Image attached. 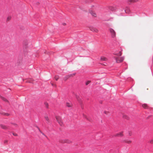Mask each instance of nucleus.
<instances>
[{"label":"nucleus","mask_w":153,"mask_h":153,"mask_svg":"<svg viewBox=\"0 0 153 153\" xmlns=\"http://www.w3.org/2000/svg\"><path fill=\"white\" fill-rule=\"evenodd\" d=\"M123 117L124 118L128 119V117L126 115H124L123 116Z\"/></svg>","instance_id":"4be33fe9"},{"label":"nucleus","mask_w":153,"mask_h":153,"mask_svg":"<svg viewBox=\"0 0 153 153\" xmlns=\"http://www.w3.org/2000/svg\"><path fill=\"white\" fill-rule=\"evenodd\" d=\"M51 84L52 86H53L55 88L56 87V85L55 84L53 83V82H51Z\"/></svg>","instance_id":"6ab92c4d"},{"label":"nucleus","mask_w":153,"mask_h":153,"mask_svg":"<svg viewBox=\"0 0 153 153\" xmlns=\"http://www.w3.org/2000/svg\"><path fill=\"white\" fill-rule=\"evenodd\" d=\"M123 142L128 144H131V143L132 141L131 140L128 139H125L123 140Z\"/></svg>","instance_id":"6e6552de"},{"label":"nucleus","mask_w":153,"mask_h":153,"mask_svg":"<svg viewBox=\"0 0 153 153\" xmlns=\"http://www.w3.org/2000/svg\"><path fill=\"white\" fill-rule=\"evenodd\" d=\"M55 79L56 80H57L59 78V76H56L55 77Z\"/></svg>","instance_id":"393cba45"},{"label":"nucleus","mask_w":153,"mask_h":153,"mask_svg":"<svg viewBox=\"0 0 153 153\" xmlns=\"http://www.w3.org/2000/svg\"><path fill=\"white\" fill-rule=\"evenodd\" d=\"M66 105V106L68 107H71L72 106V104L71 103L67 102Z\"/></svg>","instance_id":"1a4fd4ad"},{"label":"nucleus","mask_w":153,"mask_h":153,"mask_svg":"<svg viewBox=\"0 0 153 153\" xmlns=\"http://www.w3.org/2000/svg\"><path fill=\"white\" fill-rule=\"evenodd\" d=\"M8 141L7 140H5L4 141V143L6 144H7L8 143Z\"/></svg>","instance_id":"b1692460"},{"label":"nucleus","mask_w":153,"mask_h":153,"mask_svg":"<svg viewBox=\"0 0 153 153\" xmlns=\"http://www.w3.org/2000/svg\"><path fill=\"white\" fill-rule=\"evenodd\" d=\"M100 59L102 61H107L108 60L104 56L101 57Z\"/></svg>","instance_id":"9d476101"},{"label":"nucleus","mask_w":153,"mask_h":153,"mask_svg":"<svg viewBox=\"0 0 153 153\" xmlns=\"http://www.w3.org/2000/svg\"><path fill=\"white\" fill-rule=\"evenodd\" d=\"M91 14L92 15L94 16V17H96L97 16V14L95 12H92L91 13Z\"/></svg>","instance_id":"a211bd4d"},{"label":"nucleus","mask_w":153,"mask_h":153,"mask_svg":"<svg viewBox=\"0 0 153 153\" xmlns=\"http://www.w3.org/2000/svg\"><path fill=\"white\" fill-rule=\"evenodd\" d=\"M13 135L15 136H17V134L16 133H13Z\"/></svg>","instance_id":"7c9ffc66"},{"label":"nucleus","mask_w":153,"mask_h":153,"mask_svg":"<svg viewBox=\"0 0 153 153\" xmlns=\"http://www.w3.org/2000/svg\"><path fill=\"white\" fill-rule=\"evenodd\" d=\"M142 106L144 108H146L147 107V105L146 104H143Z\"/></svg>","instance_id":"dca6fc26"},{"label":"nucleus","mask_w":153,"mask_h":153,"mask_svg":"<svg viewBox=\"0 0 153 153\" xmlns=\"http://www.w3.org/2000/svg\"><path fill=\"white\" fill-rule=\"evenodd\" d=\"M109 31L111 33L112 37L113 38H115L116 36V33L115 31L112 28H110Z\"/></svg>","instance_id":"7ed1b4c3"},{"label":"nucleus","mask_w":153,"mask_h":153,"mask_svg":"<svg viewBox=\"0 0 153 153\" xmlns=\"http://www.w3.org/2000/svg\"><path fill=\"white\" fill-rule=\"evenodd\" d=\"M33 81V80L32 79H29L28 80L27 82H29V83H32V81Z\"/></svg>","instance_id":"aec40b11"},{"label":"nucleus","mask_w":153,"mask_h":153,"mask_svg":"<svg viewBox=\"0 0 153 153\" xmlns=\"http://www.w3.org/2000/svg\"><path fill=\"white\" fill-rule=\"evenodd\" d=\"M115 55L117 56H120L122 54V53L121 51H120L118 53H116L114 54Z\"/></svg>","instance_id":"2eb2a0df"},{"label":"nucleus","mask_w":153,"mask_h":153,"mask_svg":"<svg viewBox=\"0 0 153 153\" xmlns=\"http://www.w3.org/2000/svg\"><path fill=\"white\" fill-rule=\"evenodd\" d=\"M123 136V132L121 131L118 133H117L114 135L115 137H122Z\"/></svg>","instance_id":"39448f33"},{"label":"nucleus","mask_w":153,"mask_h":153,"mask_svg":"<svg viewBox=\"0 0 153 153\" xmlns=\"http://www.w3.org/2000/svg\"><path fill=\"white\" fill-rule=\"evenodd\" d=\"M89 28L91 31L94 32L98 33L99 32L98 30L96 27L90 26Z\"/></svg>","instance_id":"20e7f679"},{"label":"nucleus","mask_w":153,"mask_h":153,"mask_svg":"<svg viewBox=\"0 0 153 153\" xmlns=\"http://www.w3.org/2000/svg\"><path fill=\"white\" fill-rule=\"evenodd\" d=\"M65 142L67 143H71V141L68 140H65Z\"/></svg>","instance_id":"5701e85b"},{"label":"nucleus","mask_w":153,"mask_h":153,"mask_svg":"<svg viewBox=\"0 0 153 153\" xmlns=\"http://www.w3.org/2000/svg\"><path fill=\"white\" fill-rule=\"evenodd\" d=\"M11 124L14 125V126H15L16 127H18V125L15 123H11Z\"/></svg>","instance_id":"a878e982"},{"label":"nucleus","mask_w":153,"mask_h":153,"mask_svg":"<svg viewBox=\"0 0 153 153\" xmlns=\"http://www.w3.org/2000/svg\"><path fill=\"white\" fill-rule=\"evenodd\" d=\"M45 106H46V107H48V105H47V102H45Z\"/></svg>","instance_id":"c756f323"},{"label":"nucleus","mask_w":153,"mask_h":153,"mask_svg":"<svg viewBox=\"0 0 153 153\" xmlns=\"http://www.w3.org/2000/svg\"><path fill=\"white\" fill-rule=\"evenodd\" d=\"M63 25H66V23H64L63 24Z\"/></svg>","instance_id":"473e14b6"},{"label":"nucleus","mask_w":153,"mask_h":153,"mask_svg":"<svg viewBox=\"0 0 153 153\" xmlns=\"http://www.w3.org/2000/svg\"><path fill=\"white\" fill-rule=\"evenodd\" d=\"M75 74H76L75 73L72 74H69V75L67 76L64 78L65 80V81L68 78H69L70 77H73V76H75Z\"/></svg>","instance_id":"0eeeda50"},{"label":"nucleus","mask_w":153,"mask_h":153,"mask_svg":"<svg viewBox=\"0 0 153 153\" xmlns=\"http://www.w3.org/2000/svg\"><path fill=\"white\" fill-rule=\"evenodd\" d=\"M90 82V81H88L86 83V85H88V84Z\"/></svg>","instance_id":"c85d7f7f"},{"label":"nucleus","mask_w":153,"mask_h":153,"mask_svg":"<svg viewBox=\"0 0 153 153\" xmlns=\"http://www.w3.org/2000/svg\"><path fill=\"white\" fill-rule=\"evenodd\" d=\"M1 98L3 101H5L6 102H9L8 100L7 99H6L5 98H4V97H1Z\"/></svg>","instance_id":"f8f14e48"},{"label":"nucleus","mask_w":153,"mask_h":153,"mask_svg":"<svg viewBox=\"0 0 153 153\" xmlns=\"http://www.w3.org/2000/svg\"><path fill=\"white\" fill-rule=\"evenodd\" d=\"M110 9L112 10H114L115 9V8L113 7H111L110 8Z\"/></svg>","instance_id":"412c9836"},{"label":"nucleus","mask_w":153,"mask_h":153,"mask_svg":"<svg viewBox=\"0 0 153 153\" xmlns=\"http://www.w3.org/2000/svg\"><path fill=\"white\" fill-rule=\"evenodd\" d=\"M104 113L105 114L107 115H108L110 114V113L109 111H104Z\"/></svg>","instance_id":"f3484780"},{"label":"nucleus","mask_w":153,"mask_h":153,"mask_svg":"<svg viewBox=\"0 0 153 153\" xmlns=\"http://www.w3.org/2000/svg\"><path fill=\"white\" fill-rule=\"evenodd\" d=\"M45 118L46 119V120H48V117H47V116H45Z\"/></svg>","instance_id":"2f4dec72"},{"label":"nucleus","mask_w":153,"mask_h":153,"mask_svg":"<svg viewBox=\"0 0 153 153\" xmlns=\"http://www.w3.org/2000/svg\"><path fill=\"white\" fill-rule=\"evenodd\" d=\"M0 113L1 114H2V115L5 116H8L10 115V114L8 113H6L5 112H0Z\"/></svg>","instance_id":"9b49d317"},{"label":"nucleus","mask_w":153,"mask_h":153,"mask_svg":"<svg viewBox=\"0 0 153 153\" xmlns=\"http://www.w3.org/2000/svg\"><path fill=\"white\" fill-rule=\"evenodd\" d=\"M11 19V17L10 16H8L7 17L6 19L7 22L9 21Z\"/></svg>","instance_id":"4468645a"},{"label":"nucleus","mask_w":153,"mask_h":153,"mask_svg":"<svg viewBox=\"0 0 153 153\" xmlns=\"http://www.w3.org/2000/svg\"><path fill=\"white\" fill-rule=\"evenodd\" d=\"M114 58L115 59L116 62L117 63H119L122 62L124 59V58L123 57L119 58L117 57H114Z\"/></svg>","instance_id":"f03ea898"},{"label":"nucleus","mask_w":153,"mask_h":153,"mask_svg":"<svg viewBox=\"0 0 153 153\" xmlns=\"http://www.w3.org/2000/svg\"><path fill=\"white\" fill-rule=\"evenodd\" d=\"M0 127L1 128L4 130H7L8 129V127L7 126L4 124H0Z\"/></svg>","instance_id":"423d86ee"},{"label":"nucleus","mask_w":153,"mask_h":153,"mask_svg":"<svg viewBox=\"0 0 153 153\" xmlns=\"http://www.w3.org/2000/svg\"><path fill=\"white\" fill-rule=\"evenodd\" d=\"M86 2H88V1H86Z\"/></svg>","instance_id":"72a5a7b5"},{"label":"nucleus","mask_w":153,"mask_h":153,"mask_svg":"<svg viewBox=\"0 0 153 153\" xmlns=\"http://www.w3.org/2000/svg\"><path fill=\"white\" fill-rule=\"evenodd\" d=\"M149 143L151 144H153V139L150 141Z\"/></svg>","instance_id":"bb28decb"},{"label":"nucleus","mask_w":153,"mask_h":153,"mask_svg":"<svg viewBox=\"0 0 153 153\" xmlns=\"http://www.w3.org/2000/svg\"><path fill=\"white\" fill-rule=\"evenodd\" d=\"M76 98L78 101L80 100V99L79 98V97L76 96Z\"/></svg>","instance_id":"cd10ccee"},{"label":"nucleus","mask_w":153,"mask_h":153,"mask_svg":"<svg viewBox=\"0 0 153 153\" xmlns=\"http://www.w3.org/2000/svg\"><path fill=\"white\" fill-rule=\"evenodd\" d=\"M56 121L61 126H62L63 125V122L61 118L59 116H56Z\"/></svg>","instance_id":"f257e3e1"},{"label":"nucleus","mask_w":153,"mask_h":153,"mask_svg":"<svg viewBox=\"0 0 153 153\" xmlns=\"http://www.w3.org/2000/svg\"><path fill=\"white\" fill-rule=\"evenodd\" d=\"M139 1V0H128L129 1L132 3L136 2Z\"/></svg>","instance_id":"ddd939ff"}]
</instances>
